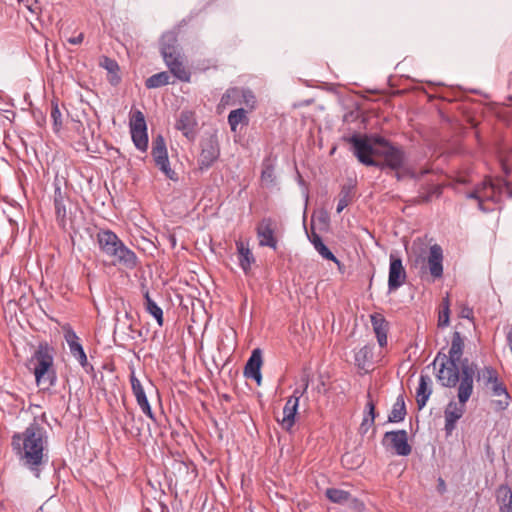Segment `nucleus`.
<instances>
[{"label":"nucleus","instance_id":"obj_1","mask_svg":"<svg viewBox=\"0 0 512 512\" xmlns=\"http://www.w3.org/2000/svg\"><path fill=\"white\" fill-rule=\"evenodd\" d=\"M11 446L19 464L39 479L50 459L45 427L34 420L24 431L13 434Z\"/></svg>","mask_w":512,"mask_h":512},{"label":"nucleus","instance_id":"obj_2","mask_svg":"<svg viewBox=\"0 0 512 512\" xmlns=\"http://www.w3.org/2000/svg\"><path fill=\"white\" fill-rule=\"evenodd\" d=\"M462 377L457 390L459 403L450 401L444 411L445 426L444 430L447 436H450L456 428L457 421L465 413V404L473 393V383L477 365L465 359L461 363Z\"/></svg>","mask_w":512,"mask_h":512},{"label":"nucleus","instance_id":"obj_3","mask_svg":"<svg viewBox=\"0 0 512 512\" xmlns=\"http://www.w3.org/2000/svg\"><path fill=\"white\" fill-rule=\"evenodd\" d=\"M54 356L55 349L47 342H40L29 360L35 381L42 390H49L57 383Z\"/></svg>","mask_w":512,"mask_h":512},{"label":"nucleus","instance_id":"obj_4","mask_svg":"<svg viewBox=\"0 0 512 512\" xmlns=\"http://www.w3.org/2000/svg\"><path fill=\"white\" fill-rule=\"evenodd\" d=\"M466 197L476 200L481 211L490 212L495 208L487 203L498 204L503 197L512 198V183L503 179H486L467 193Z\"/></svg>","mask_w":512,"mask_h":512},{"label":"nucleus","instance_id":"obj_5","mask_svg":"<svg viewBox=\"0 0 512 512\" xmlns=\"http://www.w3.org/2000/svg\"><path fill=\"white\" fill-rule=\"evenodd\" d=\"M438 363L439 369L436 373V378L439 384L447 388H454L457 384L459 386L462 377V369L459 362L448 360L446 359V354L438 352L432 364L436 366Z\"/></svg>","mask_w":512,"mask_h":512},{"label":"nucleus","instance_id":"obj_6","mask_svg":"<svg viewBox=\"0 0 512 512\" xmlns=\"http://www.w3.org/2000/svg\"><path fill=\"white\" fill-rule=\"evenodd\" d=\"M346 142L351 144L352 152L358 161L366 166L382 168V163L373 159L378 156L380 149L375 148L369 141L367 135L353 134L344 138Z\"/></svg>","mask_w":512,"mask_h":512},{"label":"nucleus","instance_id":"obj_7","mask_svg":"<svg viewBox=\"0 0 512 512\" xmlns=\"http://www.w3.org/2000/svg\"><path fill=\"white\" fill-rule=\"evenodd\" d=\"M64 339L69 347L71 356L79 363L86 373L94 372V367L88 362L87 355L80 342V338L70 325L63 326Z\"/></svg>","mask_w":512,"mask_h":512},{"label":"nucleus","instance_id":"obj_8","mask_svg":"<svg viewBox=\"0 0 512 512\" xmlns=\"http://www.w3.org/2000/svg\"><path fill=\"white\" fill-rule=\"evenodd\" d=\"M151 155L155 165L168 179L173 181L178 179L177 174L170 167L166 143L160 134L152 140Z\"/></svg>","mask_w":512,"mask_h":512},{"label":"nucleus","instance_id":"obj_9","mask_svg":"<svg viewBox=\"0 0 512 512\" xmlns=\"http://www.w3.org/2000/svg\"><path fill=\"white\" fill-rule=\"evenodd\" d=\"M301 381L303 382V386L294 389L293 394L287 399L283 408V418L281 423L287 430H289L295 423L299 400L307 392L309 387V376H303Z\"/></svg>","mask_w":512,"mask_h":512},{"label":"nucleus","instance_id":"obj_10","mask_svg":"<svg viewBox=\"0 0 512 512\" xmlns=\"http://www.w3.org/2000/svg\"><path fill=\"white\" fill-rule=\"evenodd\" d=\"M130 133L135 147L145 152L148 148V134L145 116L140 110L131 112L130 115Z\"/></svg>","mask_w":512,"mask_h":512},{"label":"nucleus","instance_id":"obj_11","mask_svg":"<svg viewBox=\"0 0 512 512\" xmlns=\"http://www.w3.org/2000/svg\"><path fill=\"white\" fill-rule=\"evenodd\" d=\"M382 446L399 456H408L411 453V446L408 443L406 430H394L385 432L381 441Z\"/></svg>","mask_w":512,"mask_h":512},{"label":"nucleus","instance_id":"obj_12","mask_svg":"<svg viewBox=\"0 0 512 512\" xmlns=\"http://www.w3.org/2000/svg\"><path fill=\"white\" fill-rule=\"evenodd\" d=\"M220 147L216 135H210L201 142L198 166L201 171L208 170L219 158Z\"/></svg>","mask_w":512,"mask_h":512},{"label":"nucleus","instance_id":"obj_13","mask_svg":"<svg viewBox=\"0 0 512 512\" xmlns=\"http://www.w3.org/2000/svg\"><path fill=\"white\" fill-rule=\"evenodd\" d=\"M407 279V273L402 259L396 253L389 255L388 290L394 292L403 286Z\"/></svg>","mask_w":512,"mask_h":512},{"label":"nucleus","instance_id":"obj_14","mask_svg":"<svg viewBox=\"0 0 512 512\" xmlns=\"http://www.w3.org/2000/svg\"><path fill=\"white\" fill-rule=\"evenodd\" d=\"M112 259L114 265H119L127 269H134L138 264V257L134 251L128 248L121 240L113 251L107 256Z\"/></svg>","mask_w":512,"mask_h":512},{"label":"nucleus","instance_id":"obj_15","mask_svg":"<svg viewBox=\"0 0 512 512\" xmlns=\"http://www.w3.org/2000/svg\"><path fill=\"white\" fill-rule=\"evenodd\" d=\"M443 250L440 245L434 244L429 248L426 265L422 270L428 271L433 280L443 276Z\"/></svg>","mask_w":512,"mask_h":512},{"label":"nucleus","instance_id":"obj_16","mask_svg":"<svg viewBox=\"0 0 512 512\" xmlns=\"http://www.w3.org/2000/svg\"><path fill=\"white\" fill-rule=\"evenodd\" d=\"M384 159L381 170L390 168L391 170H399L405 163L406 155L402 148L394 145L387 147L386 149H380L379 155Z\"/></svg>","mask_w":512,"mask_h":512},{"label":"nucleus","instance_id":"obj_17","mask_svg":"<svg viewBox=\"0 0 512 512\" xmlns=\"http://www.w3.org/2000/svg\"><path fill=\"white\" fill-rule=\"evenodd\" d=\"M256 233L260 246L277 249V239L274 236L275 222L272 218H263L256 228Z\"/></svg>","mask_w":512,"mask_h":512},{"label":"nucleus","instance_id":"obj_18","mask_svg":"<svg viewBox=\"0 0 512 512\" xmlns=\"http://www.w3.org/2000/svg\"><path fill=\"white\" fill-rule=\"evenodd\" d=\"M130 383L133 395L136 398V402L141 409V411L152 421H156L155 414L152 411L151 405L146 396L145 390L140 382V380L136 377L135 372L132 371L130 374Z\"/></svg>","mask_w":512,"mask_h":512},{"label":"nucleus","instance_id":"obj_19","mask_svg":"<svg viewBox=\"0 0 512 512\" xmlns=\"http://www.w3.org/2000/svg\"><path fill=\"white\" fill-rule=\"evenodd\" d=\"M197 121L195 114L192 111L184 110L180 113L176 122V129L181 131L182 134L189 140H194L196 136L195 128Z\"/></svg>","mask_w":512,"mask_h":512},{"label":"nucleus","instance_id":"obj_20","mask_svg":"<svg viewBox=\"0 0 512 512\" xmlns=\"http://www.w3.org/2000/svg\"><path fill=\"white\" fill-rule=\"evenodd\" d=\"M261 366H262V352L259 348H256L252 351L251 356L249 357L245 368L244 375L247 378H251L257 382L259 385L261 383Z\"/></svg>","mask_w":512,"mask_h":512},{"label":"nucleus","instance_id":"obj_21","mask_svg":"<svg viewBox=\"0 0 512 512\" xmlns=\"http://www.w3.org/2000/svg\"><path fill=\"white\" fill-rule=\"evenodd\" d=\"M96 240L100 251L106 256H108L113 251V248L121 241L118 235L109 229L100 230L96 235Z\"/></svg>","mask_w":512,"mask_h":512},{"label":"nucleus","instance_id":"obj_22","mask_svg":"<svg viewBox=\"0 0 512 512\" xmlns=\"http://www.w3.org/2000/svg\"><path fill=\"white\" fill-rule=\"evenodd\" d=\"M373 331L376 335L377 342L380 347L387 345V333L389 330V323L381 313H374L370 315Z\"/></svg>","mask_w":512,"mask_h":512},{"label":"nucleus","instance_id":"obj_23","mask_svg":"<svg viewBox=\"0 0 512 512\" xmlns=\"http://www.w3.org/2000/svg\"><path fill=\"white\" fill-rule=\"evenodd\" d=\"M170 73L182 82H190L191 72L186 68L183 56L164 60Z\"/></svg>","mask_w":512,"mask_h":512},{"label":"nucleus","instance_id":"obj_24","mask_svg":"<svg viewBox=\"0 0 512 512\" xmlns=\"http://www.w3.org/2000/svg\"><path fill=\"white\" fill-rule=\"evenodd\" d=\"M431 384L432 380L428 375H420L419 384L416 390V403L419 410L426 406V403L432 394Z\"/></svg>","mask_w":512,"mask_h":512},{"label":"nucleus","instance_id":"obj_25","mask_svg":"<svg viewBox=\"0 0 512 512\" xmlns=\"http://www.w3.org/2000/svg\"><path fill=\"white\" fill-rule=\"evenodd\" d=\"M463 351L464 339L461 336L460 332L455 331L452 335L451 346L448 355H446V359L459 362V364L461 365V363L466 359H462Z\"/></svg>","mask_w":512,"mask_h":512},{"label":"nucleus","instance_id":"obj_26","mask_svg":"<svg viewBox=\"0 0 512 512\" xmlns=\"http://www.w3.org/2000/svg\"><path fill=\"white\" fill-rule=\"evenodd\" d=\"M495 496L499 512H512V489L507 484L500 485Z\"/></svg>","mask_w":512,"mask_h":512},{"label":"nucleus","instance_id":"obj_27","mask_svg":"<svg viewBox=\"0 0 512 512\" xmlns=\"http://www.w3.org/2000/svg\"><path fill=\"white\" fill-rule=\"evenodd\" d=\"M275 166H276V157L269 155L265 157L262 161V171H261V181L266 186H271L275 184L276 176H275Z\"/></svg>","mask_w":512,"mask_h":512},{"label":"nucleus","instance_id":"obj_28","mask_svg":"<svg viewBox=\"0 0 512 512\" xmlns=\"http://www.w3.org/2000/svg\"><path fill=\"white\" fill-rule=\"evenodd\" d=\"M325 495L331 502L340 505H351L357 502L350 492L338 488L326 489Z\"/></svg>","mask_w":512,"mask_h":512},{"label":"nucleus","instance_id":"obj_29","mask_svg":"<svg viewBox=\"0 0 512 512\" xmlns=\"http://www.w3.org/2000/svg\"><path fill=\"white\" fill-rule=\"evenodd\" d=\"M488 388L491 389L492 396L502 397V399L495 401V404L499 410H505L510 400V395L505 385L497 379L495 383H492Z\"/></svg>","mask_w":512,"mask_h":512},{"label":"nucleus","instance_id":"obj_30","mask_svg":"<svg viewBox=\"0 0 512 512\" xmlns=\"http://www.w3.org/2000/svg\"><path fill=\"white\" fill-rule=\"evenodd\" d=\"M367 398L368 402L366 404V410L359 427V432L362 435H365L369 431V429L373 427L376 418L375 404L371 399L370 393L367 394Z\"/></svg>","mask_w":512,"mask_h":512},{"label":"nucleus","instance_id":"obj_31","mask_svg":"<svg viewBox=\"0 0 512 512\" xmlns=\"http://www.w3.org/2000/svg\"><path fill=\"white\" fill-rule=\"evenodd\" d=\"M309 241L313 245L314 249L326 260L333 261L336 264H339V260L336 256L330 251V249L323 243L322 238L316 232H312L310 236H308Z\"/></svg>","mask_w":512,"mask_h":512},{"label":"nucleus","instance_id":"obj_32","mask_svg":"<svg viewBox=\"0 0 512 512\" xmlns=\"http://www.w3.org/2000/svg\"><path fill=\"white\" fill-rule=\"evenodd\" d=\"M442 194V187L439 184L433 182L424 184L419 189L418 202L428 203L434 197L438 198Z\"/></svg>","mask_w":512,"mask_h":512},{"label":"nucleus","instance_id":"obj_33","mask_svg":"<svg viewBox=\"0 0 512 512\" xmlns=\"http://www.w3.org/2000/svg\"><path fill=\"white\" fill-rule=\"evenodd\" d=\"M407 414L406 405L404 395L400 394L396 398L395 403L392 406V409L388 415V422L390 423H399L405 419Z\"/></svg>","mask_w":512,"mask_h":512},{"label":"nucleus","instance_id":"obj_34","mask_svg":"<svg viewBox=\"0 0 512 512\" xmlns=\"http://www.w3.org/2000/svg\"><path fill=\"white\" fill-rule=\"evenodd\" d=\"M236 248L239 254V265L244 272H247L251 264L255 261L254 256L248 245L244 244L242 241H236Z\"/></svg>","mask_w":512,"mask_h":512},{"label":"nucleus","instance_id":"obj_35","mask_svg":"<svg viewBox=\"0 0 512 512\" xmlns=\"http://www.w3.org/2000/svg\"><path fill=\"white\" fill-rule=\"evenodd\" d=\"M146 311L152 315L159 326L163 325V310L158 304L150 297L149 291L144 293Z\"/></svg>","mask_w":512,"mask_h":512},{"label":"nucleus","instance_id":"obj_36","mask_svg":"<svg viewBox=\"0 0 512 512\" xmlns=\"http://www.w3.org/2000/svg\"><path fill=\"white\" fill-rule=\"evenodd\" d=\"M396 171V178L397 180H404L406 178H410V179H413L415 181H420L421 179H423L427 174H429L431 172L430 169H421L419 172L411 169V168H408V167H404V165L402 166L401 169L399 170H395Z\"/></svg>","mask_w":512,"mask_h":512},{"label":"nucleus","instance_id":"obj_37","mask_svg":"<svg viewBox=\"0 0 512 512\" xmlns=\"http://www.w3.org/2000/svg\"><path fill=\"white\" fill-rule=\"evenodd\" d=\"M228 124L232 132H237L239 124H248L247 112L243 108L232 110L228 115Z\"/></svg>","mask_w":512,"mask_h":512},{"label":"nucleus","instance_id":"obj_38","mask_svg":"<svg viewBox=\"0 0 512 512\" xmlns=\"http://www.w3.org/2000/svg\"><path fill=\"white\" fill-rule=\"evenodd\" d=\"M373 347L365 345L355 353V364L360 369H365L372 361Z\"/></svg>","mask_w":512,"mask_h":512},{"label":"nucleus","instance_id":"obj_39","mask_svg":"<svg viewBox=\"0 0 512 512\" xmlns=\"http://www.w3.org/2000/svg\"><path fill=\"white\" fill-rule=\"evenodd\" d=\"M169 80H170L169 73L166 71H162V72L153 74L152 76L147 78L145 81V86L148 89H155V88H159V87L169 84Z\"/></svg>","mask_w":512,"mask_h":512},{"label":"nucleus","instance_id":"obj_40","mask_svg":"<svg viewBox=\"0 0 512 512\" xmlns=\"http://www.w3.org/2000/svg\"><path fill=\"white\" fill-rule=\"evenodd\" d=\"M353 189L354 187L352 185L342 186L336 208L337 213H341L352 202Z\"/></svg>","mask_w":512,"mask_h":512},{"label":"nucleus","instance_id":"obj_41","mask_svg":"<svg viewBox=\"0 0 512 512\" xmlns=\"http://www.w3.org/2000/svg\"><path fill=\"white\" fill-rule=\"evenodd\" d=\"M498 379L497 371L491 367L486 366L478 373V380H482L485 387H489Z\"/></svg>","mask_w":512,"mask_h":512},{"label":"nucleus","instance_id":"obj_42","mask_svg":"<svg viewBox=\"0 0 512 512\" xmlns=\"http://www.w3.org/2000/svg\"><path fill=\"white\" fill-rule=\"evenodd\" d=\"M160 53L163 57V60L183 56L179 46H169V44L160 45Z\"/></svg>","mask_w":512,"mask_h":512},{"label":"nucleus","instance_id":"obj_43","mask_svg":"<svg viewBox=\"0 0 512 512\" xmlns=\"http://www.w3.org/2000/svg\"><path fill=\"white\" fill-rule=\"evenodd\" d=\"M54 207H55L56 219H57L59 225L62 227H65L66 217H67L65 202H59V204H58V202H54Z\"/></svg>","mask_w":512,"mask_h":512},{"label":"nucleus","instance_id":"obj_44","mask_svg":"<svg viewBox=\"0 0 512 512\" xmlns=\"http://www.w3.org/2000/svg\"><path fill=\"white\" fill-rule=\"evenodd\" d=\"M51 118L56 131L62 127L61 111L56 102H52Z\"/></svg>","mask_w":512,"mask_h":512},{"label":"nucleus","instance_id":"obj_45","mask_svg":"<svg viewBox=\"0 0 512 512\" xmlns=\"http://www.w3.org/2000/svg\"><path fill=\"white\" fill-rule=\"evenodd\" d=\"M169 44V46H179L178 37L175 32L168 31L160 39V45Z\"/></svg>","mask_w":512,"mask_h":512},{"label":"nucleus","instance_id":"obj_46","mask_svg":"<svg viewBox=\"0 0 512 512\" xmlns=\"http://www.w3.org/2000/svg\"><path fill=\"white\" fill-rule=\"evenodd\" d=\"M100 64L103 68L108 70L110 73H114L119 70L118 63L109 57H103Z\"/></svg>","mask_w":512,"mask_h":512},{"label":"nucleus","instance_id":"obj_47","mask_svg":"<svg viewBox=\"0 0 512 512\" xmlns=\"http://www.w3.org/2000/svg\"><path fill=\"white\" fill-rule=\"evenodd\" d=\"M368 139L372 145L375 144L381 146L380 149H386L387 147L392 146V144L386 138L380 135H371L368 136Z\"/></svg>","mask_w":512,"mask_h":512},{"label":"nucleus","instance_id":"obj_48","mask_svg":"<svg viewBox=\"0 0 512 512\" xmlns=\"http://www.w3.org/2000/svg\"><path fill=\"white\" fill-rule=\"evenodd\" d=\"M450 309H447L444 308L442 309L440 312H439V317H438V326L439 327H446L449 325V321H450Z\"/></svg>","mask_w":512,"mask_h":512},{"label":"nucleus","instance_id":"obj_49","mask_svg":"<svg viewBox=\"0 0 512 512\" xmlns=\"http://www.w3.org/2000/svg\"><path fill=\"white\" fill-rule=\"evenodd\" d=\"M242 95H243V98H244V103L251 107V108H254L255 106V103H256V98L253 94V92L249 89H244L243 92H242Z\"/></svg>","mask_w":512,"mask_h":512},{"label":"nucleus","instance_id":"obj_50","mask_svg":"<svg viewBox=\"0 0 512 512\" xmlns=\"http://www.w3.org/2000/svg\"><path fill=\"white\" fill-rule=\"evenodd\" d=\"M65 198V193L62 191L61 187L56 185L54 191V202H65Z\"/></svg>","mask_w":512,"mask_h":512},{"label":"nucleus","instance_id":"obj_51","mask_svg":"<svg viewBox=\"0 0 512 512\" xmlns=\"http://www.w3.org/2000/svg\"><path fill=\"white\" fill-rule=\"evenodd\" d=\"M461 318L473 319V309L468 306H463L459 313Z\"/></svg>","mask_w":512,"mask_h":512},{"label":"nucleus","instance_id":"obj_52","mask_svg":"<svg viewBox=\"0 0 512 512\" xmlns=\"http://www.w3.org/2000/svg\"><path fill=\"white\" fill-rule=\"evenodd\" d=\"M84 39V35L82 33L78 34L77 36L75 37H70L67 39V41L70 43V44H73V45H78V44H81L82 41Z\"/></svg>","mask_w":512,"mask_h":512},{"label":"nucleus","instance_id":"obj_53","mask_svg":"<svg viewBox=\"0 0 512 512\" xmlns=\"http://www.w3.org/2000/svg\"><path fill=\"white\" fill-rule=\"evenodd\" d=\"M446 307H447V309H450V301H449L448 295L445 298H443V300H442V309H444Z\"/></svg>","mask_w":512,"mask_h":512},{"label":"nucleus","instance_id":"obj_54","mask_svg":"<svg viewBox=\"0 0 512 512\" xmlns=\"http://www.w3.org/2000/svg\"><path fill=\"white\" fill-rule=\"evenodd\" d=\"M438 482H439V483H438V489H439V491L444 492V491H445V489H446V486H445V482H444V480H443L442 478H439Z\"/></svg>","mask_w":512,"mask_h":512},{"label":"nucleus","instance_id":"obj_55","mask_svg":"<svg viewBox=\"0 0 512 512\" xmlns=\"http://www.w3.org/2000/svg\"><path fill=\"white\" fill-rule=\"evenodd\" d=\"M119 328H120V327H119V324H116V325H115V329H114V334H116V333H117V331H118V329H119Z\"/></svg>","mask_w":512,"mask_h":512},{"label":"nucleus","instance_id":"obj_56","mask_svg":"<svg viewBox=\"0 0 512 512\" xmlns=\"http://www.w3.org/2000/svg\"><path fill=\"white\" fill-rule=\"evenodd\" d=\"M26 6H27V8H28L31 12H34V9L32 8V5H29V4H28V5H26Z\"/></svg>","mask_w":512,"mask_h":512},{"label":"nucleus","instance_id":"obj_57","mask_svg":"<svg viewBox=\"0 0 512 512\" xmlns=\"http://www.w3.org/2000/svg\"><path fill=\"white\" fill-rule=\"evenodd\" d=\"M162 512H168L165 507L162 508Z\"/></svg>","mask_w":512,"mask_h":512}]
</instances>
